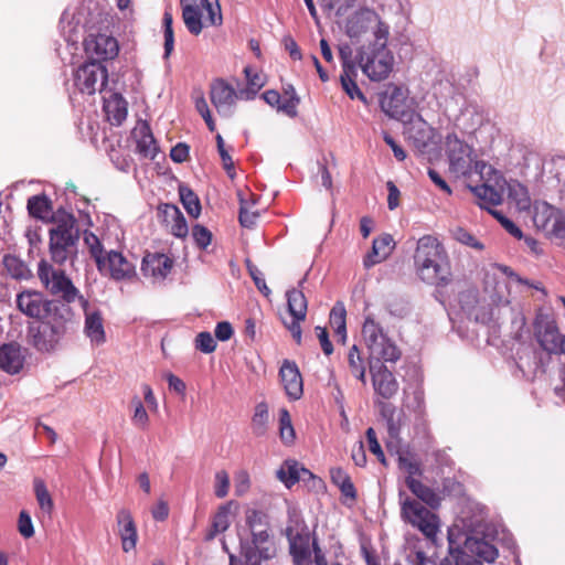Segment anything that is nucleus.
<instances>
[{
  "label": "nucleus",
  "instance_id": "72a5a7b5",
  "mask_svg": "<svg viewBox=\"0 0 565 565\" xmlns=\"http://www.w3.org/2000/svg\"><path fill=\"white\" fill-rule=\"evenodd\" d=\"M230 505L231 503L221 505L217 512L214 514L211 529L205 535L206 541H212L217 534L225 532L230 527Z\"/></svg>",
  "mask_w": 565,
  "mask_h": 565
},
{
  "label": "nucleus",
  "instance_id": "7ed1b4c3",
  "mask_svg": "<svg viewBox=\"0 0 565 565\" xmlns=\"http://www.w3.org/2000/svg\"><path fill=\"white\" fill-rule=\"evenodd\" d=\"M71 308H61L51 316L40 320L36 328H30L31 344L39 352L54 351L60 341L67 332V324L71 320Z\"/></svg>",
  "mask_w": 565,
  "mask_h": 565
},
{
  "label": "nucleus",
  "instance_id": "7c9ffc66",
  "mask_svg": "<svg viewBox=\"0 0 565 565\" xmlns=\"http://www.w3.org/2000/svg\"><path fill=\"white\" fill-rule=\"evenodd\" d=\"M137 150L142 157L149 159H153L158 153L157 141L147 122L141 124L138 128Z\"/></svg>",
  "mask_w": 565,
  "mask_h": 565
},
{
  "label": "nucleus",
  "instance_id": "c756f323",
  "mask_svg": "<svg viewBox=\"0 0 565 565\" xmlns=\"http://www.w3.org/2000/svg\"><path fill=\"white\" fill-rule=\"evenodd\" d=\"M85 334L94 345H100L106 341L103 318L98 311L86 313Z\"/></svg>",
  "mask_w": 565,
  "mask_h": 565
},
{
  "label": "nucleus",
  "instance_id": "c9c22d12",
  "mask_svg": "<svg viewBox=\"0 0 565 565\" xmlns=\"http://www.w3.org/2000/svg\"><path fill=\"white\" fill-rule=\"evenodd\" d=\"M508 198L516 204L520 211H526L531 206L527 188L516 180L508 182Z\"/></svg>",
  "mask_w": 565,
  "mask_h": 565
},
{
  "label": "nucleus",
  "instance_id": "09e8293b",
  "mask_svg": "<svg viewBox=\"0 0 565 565\" xmlns=\"http://www.w3.org/2000/svg\"><path fill=\"white\" fill-rule=\"evenodd\" d=\"M172 14L168 11L163 14V35H164V54L163 57L168 58L174 47V34L172 29Z\"/></svg>",
  "mask_w": 565,
  "mask_h": 565
},
{
  "label": "nucleus",
  "instance_id": "a18cd8bd",
  "mask_svg": "<svg viewBox=\"0 0 565 565\" xmlns=\"http://www.w3.org/2000/svg\"><path fill=\"white\" fill-rule=\"evenodd\" d=\"M268 406L265 402H260L255 407V413L252 418L253 433L256 436H264L267 431L268 424Z\"/></svg>",
  "mask_w": 565,
  "mask_h": 565
},
{
  "label": "nucleus",
  "instance_id": "4c0bfd02",
  "mask_svg": "<svg viewBox=\"0 0 565 565\" xmlns=\"http://www.w3.org/2000/svg\"><path fill=\"white\" fill-rule=\"evenodd\" d=\"M182 18L191 34L199 35L202 32V13L198 6L184 4L182 7Z\"/></svg>",
  "mask_w": 565,
  "mask_h": 565
},
{
  "label": "nucleus",
  "instance_id": "f257e3e1",
  "mask_svg": "<svg viewBox=\"0 0 565 565\" xmlns=\"http://www.w3.org/2000/svg\"><path fill=\"white\" fill-rule=\"evenodd\" d=\"M238 540L239 555L231 553L226 542L222 541V547L228 554V565H262L276 555L268 516L260 510H246L245 527L238 532Z\"/></svg>",
  "mask_w": 565,
  "mask_h": 565
},
{
  "label": "nucleus",
  "instance_id": "3c124183",
  "mask_svg": "<svg viewBox=\"0 0 565 565\" xmlns=\"http://www.w3.org/2000/svg\"><path fill=\"white\" fill-rule=\"evenodd\" d=\"M451 235L454 239L471 248L481 250L484 247L483 244L479 242L473 234H471L463 227H455L454 230H451Z\"/></svg>",
  "mask_w": 565,
  "mask_h": 565
},
{
  "label": "nucleus",
  "instance_id": "603ef678",
  "mask_svg": "<svg viewBox=\"0 0 565 565\" xmlns=\"http://www.w3.org/2000/svg\"><path fill=\"white\" fill-rule=\"evenodd\" d=\"M191 235L196 246L201 249H205L211 244L212 233L207 227L201 224H195L192 227Z\"/></svg>",
  "mask_w": 565,
  "mask_h": 565
},
{
  "label": "nucleus",
  "instance_id": "37998d69",
  "mask_svg": "<svg viewBox=\"0 0 565 565\" xmlns=\"http://www.w3.org/2000/svg\"><path fill=\"white\" fill-rule=\"evenodd\" d=\"M277 478L284 482L287 488H291L295 483L303 478L299 475V463L297 461L287 460L277 470Z\"/></svg>",
  "mask_w": 565,
  "mask_h": 565
},
{
  "label": "nucleus",
  "instance_id": "e433bc0d",
  "mask_svg": "<svg viewBox=\"0 0 565 565\" xmlns=\"http://www.w3.org/2000/svg\"><path fill=\"white\" fill-rule=\"evenodd\" d=\"M476 198L480 201L482 209H489L488 205H498L502 201L501 193L487 183L470 188Z\"/></svg>",
  "mask_w": 565,
  "mask_h": 565
},
{
  "label": "nucleus",
  "instance_id": "393cba45",
  "mask_svg": "<svg viewBox=\"0 0 565 565\" xmlns=\"http://www.w3.org/2000/svg\"><path fill=\"white\" fill-rule=\"evenodd\" d=\"M25 356L22 348L17 342H10L0 347V369L8 374L14 375L23 369Z\"/></svg>",
  "mask_w": 565,
  "mask_h": 565
},
{
  "label": "nucleus",
  "instance_id": "bb28decb",
  "mask_svg": "<svg viewBox=\"0 0 565 565\" xmlns=\"http://www.w3.org/2000/svg\"><path fill=\"white\" fill-rule=\"evenodd\" d=\"M395 247V242L391 234H382L373 239L371 250L364 256L363 265L370 268L385 260Z\"/></svg>",
  "mask_w": 565,
  "mask_h": 565
},
{
  "label": "nucleus",
  "instance_id": "412c9836",
  "mask_svg": "<svg viewBox=\"0 0 565 565\" xmlns=\"http://www.w3.org/2000/svg\"><path fill=\"white\" fill-rule=\"evenodd\" d=\"M210 96L220 115L230 116L232 114V106L237 96L231 85L223 79H216L211 85Z\"/></svg>",
  "mask_w": 565,
  "mask_h": 565
},
{
  "label": "nucleus",
  "instance_id": "4be33fe9",
  "mask_svg": "<svg viewBox=\"0 0 565 565\" xmlns=\"http://www.w3.org/2000/svg\"><path fill=\"white\" fill-rule=\"evenodd\" d=\"M173 260L162 253H147L141 263V270L148 278L166 279L171 271Z\"/></svg>",
  "mask_w": 565,
  "mask_h": 565
},
{
  "label": "nucleus",
  "instance_id": "5701e85b",
  "mask_svg": "<svg viewBox=\"0 0 565 565\" xmlns=\"http://www.w3.org/2000/svg\"><path fill=\"white\" fill-rule=\"evenodd\" d=\"M118 535L125 553L136 548L138 541L137 526L129 510L120 509L117 513Z\"/></svg>",
  "mask_w": 565,
  "mask_h": 565
},
{
  "label": "nucleus",
  "instance_id": "13d9d810",
  "mask_svg": "<svg viewBox=\"0 0 565 565\" xmlns=\"http://www.w3.org/2000/svg\"><path fill=\"white\" fill-rule=\"evenodd\" d=\"M230 477L225 470H220L215 473L214 493L217 498L222 499L228 494Z\"/></svg>",
  "mask_w": 565,
  "mask_h": 565
},
{
  "label": "nucleus",
  "instance_id": "338daca9",
  "mask_svg": "<svg viewBox=\"0 0 565 565\" xmlns=\"http://www.w3.org/2000/svg\"><path fill=\"white\" fill-rule=\"evenodd\" d=\"M52 292L54 295L62 294V297L65 300V305L68 306L70 302L74 301L77 297L78 291L75 288V285H52ZM64 303V301H62Z\"/></svg>",
  "mask_w": 565,
  "mask_h": 565
},
{
  "label": "nucleus",
  "instance_id": "bf43d9fd",
  "mask_svg": "<svg viewBox=\"0 0 565 565\" xmlns=\"http://www.w3.org/2000/svg\"><path fill=\"white\" fill-rule=\"evenodd\" d=\"M489 213L493 215L499 223L504 227V230L514 236L515 238L522 237V231L507 216H504L500 211L488 209Z\"/></svg>",
  "mask_w": 565,
  "mask_h": 565
},
{
  "label": "nucleus",
  "instance_id": "cd10ccee",
  "mask_svg": "<svg viewBox=\"0 0 565 565\" xmlns=\"http://www.w3.org/2000/svg\"><path fill=\"white\" fill-rule=\"evenodd\" d=\"M160 213L162 214L163 222L170 226V233L179 238H183L189 233V227L180 209L170 203L160 205Z\"/></svg>",
  "mask_w": 565,
  "mask_h": 565
},
{
  "label": "nucleus",
  "instance_id": "dca6fc26",
  "mask_svg": "<svg viewBox=\"0 0 565 565\" xmlns=\"http://www.w3.org/2000/svg\"><path fill=\"white\" fill-rule=\"evenodd\" d=\"M369 370L375 394L384 399L393 398L399 388L394 373L384 363L380 362L370 364Z\"/></svg>",
  "mask_w": 565,
  "mask_h": 565
},
{
  "label": "nucleus",
  "instance_id": "58836bf2",
  "mask_svg": "<svg viewBox=\"0 0 565 565\" xmlns=\"http://www.w3.org/2000/svg\"><path fill=\"white\" fill-rule=\"evenodd\" d=\"M330 475L333 484L340 489L341 493L347 498L355 500L356 490L350 476L342 468H332Z\"/></svg>",
  "mask_w": 565,
  "mask_h": 565
},
{
  "label": "nucleus",
  "instance_id": "79ce46f5",
  "mask_svg": "<svg viewBox=\"0 0 565 565\" xmlns=\"http://www.w3.org/2000/svg\"><path fill=\"white\" fill-rule=\"evenodd\" d=\"M345 317V307L343 302L338 301L330 311V324L342 341L347 339Z\"/></svg>",
  "mask_w": 565,
  "mask_h": 565
},
{
  "label": "nucleus",
  "instance_id": "2eb2a0df",
  "mask_svg": "<svg viewBox=\"0 0 565 565\" xmlns=\"http://www.w3.org/2000/svg\"><path fill=\"white\" fill-rule=\"evenodd\" d=\"M286 536L295 565H312V540L307 526L300 531L288 526Z\"/></svg>",
  "mask_w": 565,
  "mask_h": 565
},
{
  "label": "nucleus",
  "instance_id": "f704fd0d",
  "mask_svg": "<svg viewBox=\"0 0 565 565\" xmlns=\"http://www.w3.org/2000/svg\"><path fill=\"white\" fill-rule=\"evenodd\" d=\"M558 209L547 202H536L534 204L533 222L539 230L546 232Z\"/></svg>",
  "mask_w": 565,
  "mask_h": 565
},
{
  "label": "nucleus",
  "instance_id": "f3484780",
  "mask_svg": "<svg viewBox=\"0 0 565 565\" xmlns=\"http://www.w3.org/2000/svg\"><path fill=\"white\" fill-rule=\"evenodd\" d=\"M84 49L92 61L98 63L114 58L118 53L117 41L106 34H89L84 40Z\"/></svg>",
  "mask_w": 565,
  "mask_h": 565
},
{
  "label": "nucleus",
  "instance_id": "864d4df0",
  "mask_svg": "<svg viewBox=\"0 0 565 565\" xmlns=\"http://www.w3.org/2000/svg\"><path fill=\"white\" fill-rule=\"evenodd\" d=\"M195 349L209 354L215 351L216 342L210 332L203 331L195 338Z\"/></svg>",
  "mask_w": 565,
  "mask_h": 565
},
{
  "label": "nucleus",
  "instance_id": "39448f33",
  "mask_svg": "<svg viewBox=\"0 0 565 565\" xmlns=\"http://www.w3.org/2000/svg\"><path fill=\"white\" fill-rule=\"evenodd\" d=\"M362 337L369 350V365L374 362L395 363L401 359L402 352L398 347L371 316H367L364 320Z\"/></svg>",
  "mask_w": 565,
  "mask_h": 565
},
{
  "label": "nucleus",
  "instance_id": "052dcab7",
  "mask_svg": "<svg viewBox=\"0 0 565 565\" xmlns=\"http://www.w3.org/2000/svg\"><path fill=\"white\" fill-rule=\"evenodd\" d=\"M491 270L493 273V277L495 280L500 279L501 276H505L510 282H530L526 279H522L519 277L510 267L494 264L491 266Z\"/></svg>",
  "mask_w": 565,
  "mask_h": 565
},
{
  "label": "nucleus",
  "instance_id": "b1692460",
  "mask_svg": "<svg viewBox=\"0 0 565 565\" xmlns=\"http://www.w3.org/2000/svg\"><path fill=\"white\" fill-rule=\"evenodd\" d=\"M382 109L391 117L397 120L405 118L413 110L406 105L405 90L402 87L394 86L381 102Z\"/></svg>",
  "mask_w": 565,
  "mask_h": 565
},
{
  "label": "nucleus",
  "instance_id": "4468645a",
  "mask_svg": "<svg viewBox=\"0 0 565 565\" xmlns=\"http://www.w3.org/2000/svg\"><path fill=\"white\" fill-rule=\"evenodd\" d=\"M534 334L543 350L554 354L561 353L564 335H561L553 318L539 315L534 322Z\"/></svg>",
  "mask_w": 565,
  "mask_h": 565
},
{
  "label": "nucleus",
  "instance_id": "1a4fd4ad",
  "mask_svg": "<svg viewBox=\"0 0 565 565\" xmlns=\"http://www.w3.org/2000/svg\"><path fill=\"white\" fill-rule=\"evenodd\" d=\"M108 74L106 67L96 61H89L81 65L74 75V84L83 94L92 95L97 90L99 83V93L106 89Z\"/></svg>",
  "mask_w": 565,
  "mask_h": 565
},
{
  "label": "nucleus",
  "instance_id": "423d86ee",
  "mask_svg": "<svg viewBox=\"0 0 565 565\" xmlns=\"http://www.w3.org/2000/svg\"><path fill=\"white\" fill-rule=\"evenodd\" d=\"M390 24L371 8L362 7L351 13L345 21V34L359 40L372 31L373 40L390 39Z\"/></svg>",
  "mask_w": 565,
  "mask_h": 565
},
{
  "label": "nucleus",
  "instance_id": "ddd939ff",
  "mask_svg": "<svg viewBox=\"0 0 565 565\" xmlns=\"http://www.w3.org/2000/svg\"><path fill=\"white\" fill-rule=\"evenodd\" d=\"M74 249L50 247L52 260L55 265L45 259L38 264V276L41 282H72L65 275L62 265L70 258Z\"/></svg>",
  "mask_w": 565,
  "mask_h": 565
},
{
  "label": "nucleus",
  "instance_id": "f03ea898",
  "mask_svg": "<svg viewBox=\"0 0 565 565\" xmlns=\"http://www.w3.org/2000/svg\"><path fill=\"white\" fill-rule=\"evenodd\" d=\"M417 275L423 281L447 282L450 263L444 245L433 235H424L417 242L414 254Z\"/></svg>",
  "mask_w": 565,
  "mask_h": 565
},
{
  "label": "nucleus",
  "instance_id": "0eeeda50",
  "mask_svg": "<svg viewBox=\"0 0 565 565\" xmlns=\"http://www.w3.org/2000/svg\"><path fill=\"white\" fill-rule=\"evenodd\" d=\"M399 500L403 520L417 527L426 537H435L438 532L436 514L425 508L419 501L405 497L404 491H399Z\"/></svg>",
  "mask_w": 565,
  "mask_h": 565
},
{
  "label": "nucleus",
  "instance_id": "6e6552de",
  "mask_svg": "<svg viewBox=\"0 0 565 565\" xmlns=\"http://www.w3.org/2000/svg\"><path fill=\"white\" fill-rule=\"evenodd\" d=\"M17 305L25 316L39 320L45 319L46 316H51L61 308H70L61 300H49L41 292L31 289L18 294Z\"/></svg>",
  "mask_w": 565,
  "mask_h": 565
},
{
  "label": "nucleus",
  "instance_id": "f8f14e48",
  "mask_svg": "<svg viewBox=\"0 0 565 565\" xmlns=\"http://www.w3.org/2000/svg\"><path fill=\"white\" fill-rule=\"evenodd\" d=\"M286 297L290 317L289 319H285L282 322L290 331L295 341L299 344L301 342L300 322L303 321L307 316V299L303 291L298 288H291L288 290L286 292Z\"/></svg>",
  "mask_w": 565,
  "mask_h": 565
},
{
  "label": "nucleus",
  "instance_id": "c03bdc74",
  "mask_svg": "<svg viewBox=\"0 0 565 565\" xmlns=\"http://www.w3.org/2000/svg\"><path fill=\"white\" fill-rule=\"evenodd\" d=\"M348 363L352 375L365 384V363L356 345H352L350 348L348 353Z\"/></svg>",
  "mask_w": 565,
  "mask_h": 565
},
{
  "label": "nucleus",
  "instance_id": "e2e57ef3",
  "mask_svg": "<svg viewBox=\"0 0 565 565\" xmlns=\"http://www.w3.org/2000/svg\"><path fill=\"white\" fill-rule=\"evenodd\" d=\"M258 216L259 215L256 211L248 210L246 206V203L243 200H241L238 220L243 227H246V228L254 227Z\"/></svg>",
  "mask_w": 565,
  "mask_h": 565
},
{
  "label": "nucleus",
  "instance_id": "6e6d98bb",
  "mask_svg": "<svg viewBox=\"0 0 565 565\" xmlns=\"http://www.w3.org/2000/svg\"><path fill=\"white\" fill-rule=\"evenodd\" d=\"M244 74L253 94H256L265 85L264 76L252 66H246Z\"/></svg>",
  "mask_w": 565,
  "mask_h": 565
},
{
  "label": "nucleus",
  "instance_id": "ea45409f",
  "mask_svg": "<svg viewBox=\"0 0 565 565\" xmlns=\"http://www.w3.org/2000/svg\"><path fill=\"white\" fill-rule=\"evenodd\" d=\"M28 211L31 216L45 220L52 213L51 201L44 194L33 195L28 200Z\"/></svg>",
  "mask_w": 565,
  "mask_h": 565
},
{
  "label": "nucleus",
  "instance_id": "680f3d73",
  "mask_svg": "<svg viewBox=\"0 0 565 565\" xmlns=\"http://www.w3.org/2000/svg\"><path fill=\"white\" fill-rule=\"evenodd\" d=\"M366 439L369 443L370 451L376 456L381 463L386 466V458L384 451L382 450V447L376 438V433L372 427L367 428L366 430Z\"/></svg>",
  "mask_w": 565,
  "mask_h": 565
},
{
  "label": "nucleus",
  "instance_id": "a19ab883",
  "mask_svg": "<svg viewBox=\"0 0 565 565\" xmlns=\"http://www.w3.org/2000/svg\"><path fill=\"white\" fill-rule=\"evenodd\" d=\"M179 195L188 214L195 218L199 217L201 214V203L199 196L192 191V189L188 185L180 184Z\"/></svg>",
  "mask_w": 565,
  "mask_h": 565
},
{
  "label": "nucleus",
  "instance_id": "6ab92c4d",
  "mask_svg": "<svg viewBox=\"0 0 565 565\" xmlns=\"http://www.w3.org/2000/svg\"><path fill=\"white\" fill-rule=\"evenodd\" d=\"M280 382L287 396L297 401L302 396L303 383L297 364L290 360H284L279 369Z\"/></svg>",
  "mask_w": 565,
  "mask_h": 565
},
{
  "label": "nucleus",
  "instance_id": "49530a36",
  "mask_svg": "<svg viewBox=\"0 0 565 565\" xmlns=\"http://www.w3.org/2000/svg\"><path fill=\"white\" fill-rule=\"evenodd\" d=\"M356 74V70H353V72H342L340 75L341 86L351 99L358 98L365 102V96L355 82Z\"/></svg>",
  "mask_w": 565,
  "mask_h": 565
},
{
  "label": "nucleus",
  "instance_id": "aec40b11",
  "mask_svg": "<svg viewBox=\"0 0 565 565\" xmlns=\"http://www.w3.org/2000/svg\"><path fill=\"white\" fill-rule=\"evenodd\" d=\"M97 267L102 273L109 274L115 280L128 278L134 271L132 265L118 252L111 250L103 256Z\"/></svg>",
  "mask_w": 565,
  "mask_h": 565
},
{
  "label": "nucleus",
  "instance_id": "8fccbe9b",
  "mask_svg": "<svg viewBox=\"0 0 565 565\" xmlns=\"http://www.w3.org/2000/svg\"><path fill=\"white\" fill-rule=\"evenodd\" d=\"M83 239L96 264L100 263V259L105 254L103 244L100 243L99 238L94 233L84 231Z\"/></svg>",
  "mask_w": 565,
  "mask_h": 565
},
{
  "label": "nucleus",
  "instance_id": "0e129e2a",
  "mask_svg": "<svg viewBox=\"0 0 565 565\" xmlns=\"http://www.w3.org/2000/svg\"><path fill=\"white\" fill-rule=\"evenodd\" d=\"M398 467L399 469L407 472L408 477L411 478L422 475L420 463L408 456L401 455L398 457Z\"/></svg>",
  "mask_w": 565,
  "mask_h": 565
},
{
  "label": "nucleus",
  "instance_id": "4d7b16f0",
  "mask_svg": "<svg viewBox=\"0 0 565 565\" xmlns=\"http://www.w3.org/2000/svg\"><path fill=\"white\" fill-rule=\"evenodd\" d=\"M300 103V98L298 97L296 89L291 88V96L285 98L284 102L280 100V104L278 106L279 111L285 113L287 116L294 118L297 116V107Z\"/></svg>",
  "mask_w": 565,
  "mask_h": 565
},
{
  "label": "nucleus",
  "instance_id": "9d476101",
  "mask_svg": "<svg viewBox=\"0 0 565 565\" xmlns=\"http://www.w3.org/2000/svg\"><path fill=\"white\" fill-rule=\"evenodd\" d=\"M399 121L404 124V136L420 152H425L433 143L434 129L415 111L409 113Z\"/></svg>",
  "mask_w": 565,
  "mask_h": 565
},
{
  "label": "nucleus",
  "instance_id": "9b49d317",
  "mask_svg": "<svg viewBox=\"0 0 565 565\" xmlns=\"http://www.w3.org/2000/svg\"><path fill=\"white\" fill-rule=\"evenodd\" d=\"M446 151L449 159V169L456 175H466L471 170L470 146L461 141L456 134H449L445 140Z\"/></svg>",
  "mask_w": 565,
  "mask_h": 565
},
{
  "label": "nucleus",
  "instance_id": "20e7f679",
  "mask_svg": "<svg viewBox=\"0 0 565 565\" xmlns=\"http://www.w3.org/2000/svg\"><path fill=\"white\" fill-rule=\"evenodd\" d=\"M388 39L373 40L358 52V63L362 72L374 82L388 77L393 70L394 56L387 47Z\"/></svg>",
  "mask_w": 565,
  "mask_h": 565
},
{
  "label": "nucleus",
  "instance_id": "c85d7f7f",
  "mask_svg": "<svg viewBox=\"0 0 565 565\" xmlns=\"http://www.w3.org/2000/svg\"><path fill=\"white\" fill-rule=\"evenodd\" d=\"M463 550L471 555H475L481 562L493 563L499 553L494 545L478 537H467Z\"/></svg>",
  "mask_w": 565,
  "mask_h": 565
},
{
  "label": "nucleus",
  "instance_id": "a211bd4d",
  "mask_svg": "<svg viewBox=\"0 0 565 565\" xmlns=\"http://www.w3.org/2000/svg\"><path fill=\"white\" fill-rule=\"evenodd\" d=\"M73 215H66L50 230V247L74 249L78 239Z\"/></svg>",
  "mask_w": 565,
  "mask_h": 565
},
{
  "label": "nucleus",
  "instance_id": "5fc2aeb1",
  "mask_svg": "<svg viewBox=\"0 0 565 565\" xmlns=\"http://www.w3.org/2000/svg\"><path fill=\"white\" fill-rule=\"evenodd\" d=\"M339 57L342 65V72H353L356 70V63L353 60V51L350 44H341L339 46Z\"/></svg>",
  "mask_w": 565,
  "mask_h": 565
},
{
  "label": "nucleus",
  "instance_id": "69168bd1",
  "mask_svg": "<svg viewBox=\"0 0 565 565\" xmlns=\"http://www.w3.org/2000/svg\"><path fill=\"white\" fill-rule=\"evenodd\" d=\"M545 233L552 234L556 237L565 236V214L561 210L557 211V215H554L550 227Z\"/></svg>",
  "mask_w": 565,
  "mask_h": 565
},
{
  "label": "nucleus",
  "instance_id": "2f4dec72",
  "mask_svg": "<svg viewBox=\"0 0 565 565\" xmlns=\"http://www.w3.org/2000/svg\"><path fill=\"white\" fill-rule=\"evenodd\" d=\"M3 266L8 276L15 280H29L32 278V270L19 257L14 255H6L3 257Z\"/></svg>",
  "mask_w": 565,
  "mask_h": 565
},
{
  "label": "nucleus",
  "instance_id": "de8ad7c7",
  "mask_svg": "<svg viewBox=\"0 0 565 565\" xmlns=\"http://www.w3.org/2000/svg\"><path fill=\"white\" fill-rule=\"evenodd\" d=\"M34 493L41 510L47 514H51L54 508V503L43 480H34Z\"/></svg>",
  "mask_w": 565,
  "mask_h": 565
},
{
  "label": "nucleus",
  "instance_id": "473e14b6",
  "mask_svg": "<svg viewBox=\"0 0 565 565\" xmlns=\"http://www.w3.org/2000/svg\"><path fill=\"white\" fill-rule=\"evenodd\" d=\"M406 486L408 489L423 502L428 504L431 508H436L439 505V497L438 494L430 489L429 487L425 486L422 481L407 477Z\"/></svg>",
  "mask_w": 565,
  "mask_h": 565
},
{
  "label": "nucleus",
  "instance_id": "774afa93",
  "mask_svg": "<svg viewBox=\"0 0 565 565\" xmlns=\"http://www.w3.org/2000/svg\"><path fill=\"white\" fill-rule=\"evenodd\" d=\"M131 422L138 429L145 430L149 426V415L143 407L132 409Z\"/></svg>",
  "mask_w": 565,
  "mask_h": 565
},
{
  "label": "nucleus",
  "instance_id": "a878e982",
  "mask_svg": "<svg viewBox=\"0 0 565 565\" xmlns=\"http://www.w3.org/2000/svg\"><path fill=\"white\" fill-rule=\"evenodd\" d=\"M102 95L108 121L114 126H120L127 117V102L119 93L107 89Z\"/></svg>",
  "mask_w": 565,
  "mask_h": 565
}]
</instances>
